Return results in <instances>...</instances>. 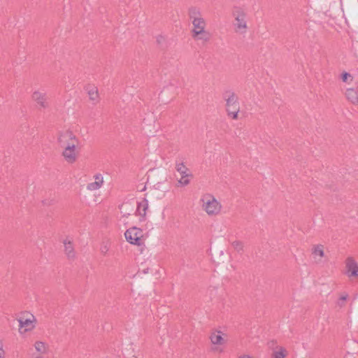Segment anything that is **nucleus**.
Wrapping results in <instances>:
<instances>
[{
	"mask_svg": "<svg viewBox=\"0 0 358 358\" xmlns=\"http://www.w3.org/2000/svg\"><path fill=\"white\" fill-rule=\"evenodd\" d=\"M57 141L60 148L63 149L62 156L69 164L74 163L78 157L76 146L79 140L70 131H64L59 134Z\"/></svg>",
	"mask_w": 358,
	"mask_h": 358,
	"instance_id": "nucleus-1",
	"label": "nucleus"
},
{
	"mask_svg": "<svg viewBox=\"0 0 358 358\" xmlns=\"http://www.w3.org/2000/svg\"><path fill=\"white\" fill-rule=\"evenodd\" d=\"M202 209L210 217H215L220 214L222 206L219 201L211 194H205L200 199Z\"/></svg>",
	"mask_w": 358,
	"mask_h": 358,
	"instance_id": "nucleus-2",
	"label": "nucleus"
},
{
	"mask_svg": "<svg viewBox=\"0 0 358 358\" xmlns=\"http://www.w3.org/2000/svg\"><path fill=\"white\" fill-rule=\"evenodd\" d=\"M234 18V27L236 33L245 34L248 30L247 13L240 7H236L232 13Z\"/></svg>",
	"mask_w": 358,
	"mask_h": 358,
	"instance_id": "nucleus-3",
	"label": "nucleus"
},
{
	"mask_svg": "<svg viewBox=\"0 0 358 358\" xmlns=\"http://www.w3.org/2000/svg\"><path fill=\"white\" fill-rule=\"evenodd\" d=\"M188 14L192 24L191 34L194 31L206 28V22L202 17L200 9L196 7H192L189 9Z\"/></svg>",
	"mask_w": 358,
	"mask_h": 358,
	"instance_id": "nucleus-4",
	"label": "nucleus"
},
{
	"mask_svg": "<svg viewBox=\"0 0 358 358\" xmlns=\"http://www.w3.org/2000/svg\"><path fill=\"white\" fill-rule=\"evenodd\" d=\"M19 322V333L21 335L30 331L35 328L36 318L33 315L28 317L21 316L17 319Z\"/></svg>",
	"mask_w": 358,
	"mask_h": 358,
	"instance_id": "nucleus-5",
	"label": "nucleus"
},
{
	"mask_svg": "<svg viewBox=\"0 0 358 358\" xmlns=\"http://www.w3.org/2000/svg\"><path fill=\"white\" fill-rule=\"evenodd\" d=\"M142 230L140 228L136 227L128 229L124 232V237L126 240L131 244L135 245H141L142 243L141 238Z\"/></svg>",
	"mask_w": 358,
	"mask_h": 358,
	"instance_id": "nucleus-6",
	"label": "nucleus"
},
{
	"mask_svg": "<svg viewBox=\"0 0 358 358\" xmlns=\"http://www.w3.org/2000/svg\"><path fill=\"white\" fill-rule=\"evenodd\" d=\"M268 345L272 351L271 358H285L287 357V351L284 347L277 345L273 341L269 342Z\"/></svg>",
	"mask_w": 358,
	"mask_h": 358,
	"instance_id": "nucleus-7",
	"label": "nucleus"
},
{
	"mask_svg": "<svg viewBox=\"0 0 358 358\" xmlns=\"http://www.w3.org/2000/svg\"><path fill=\"white\" fill-rule=\"evenodd\" d=\"M226 101L227 110L239 108L238 97L232 91H227L224 95Z\"/></svg>",
	"mask_w": 358,
	"mask_h": 358,
	"instance_id": "nucleus-8",
	"label": "nucleus"
},
{
	"mask_svg": "<svg viewBox=\"0 0 358 358\" xmlns=\"http://www.w3.org/2000/svg\"><path fill=\"white\" fill-rule=\"evenodd\" d=\"M192 37L196 41H200L202 43H206L210 41L212 38L211 33L206 29V28L202 29L197 31L192 32Z\"/></svg>",
	"mask_w": 358,
	"mask_h": 358,
	"instance_id": "nucleus-9",
	"label": "nucleus"
},
{
	"mask_svg": "<svg viewBox=\"0 0 358 358\" xmlns=\"http://www.w3.org/2000/svg\"><path fill=\"white\" fill-rule=\"evenodd\" d=\"M346 275L348 277H356L358 275V264L352 257H348L345 262Z\"/></svg>",
	"mask_w": 358,
	"mask_h": 358,
	"instance_id": "nucleus-10",
	"label": "nucleus"
},
{
	"mask_svg": "<svg viewBox=\"0 0 358 358\" xmlns=\"http://www.w3.org/2000/svg\"><path fill=\"white\" fill-rule=\"evenodd\" d=\"M148 208V201L146 199H143L137 203L136 213L139 216L141 222L145 220V216Z\"/></svg>",
	"mask_w": 358,
	"mask_h": 358,
	"instance_id": "nucleus-11",
	"label": "nucleus"
},
{
	"mask_svg": "<svg viewBox=\"0 0 358 358\" xmlns=\"http://www.w3.org/2000/svg\"><path fill=\"white\" fill-rule=\"evenodd\" d=\"M32 99L35 101L41 108H45L48 107L47 101L46 93L43 91H35L32 94Z\"/></svg>",
	"mask_w": 358,
	"mask_h": 358,
	"instance_id": "nucleus-12",
	"label": "nucleus"
},
{
	"mask_svg": "<svg viewBox=\"0 0 358 358\" xmlns=\"http://www.w3.org/2000/svg\"><path fill=\"white\" fill-rule=\"evenodd\" d=\"M224 334L221 331H215L211 333L210 339L213 345H222L224 343Z\"/></svg>",
	"mask_w": 358,
	"mask_h": 358,
	"instance_id": "nucleus-13",
	"label": "nucleus"
},
{
	"mask_svg": "<svg viewBox=\"0 0 358 358\" xmlns=\"http://www.w3.org/2000/svg\"><path fill=\"white\" fill-rule=\"evenodd\" d=\"M176 169L178 173H180L181 176H192L189 169L184 164L183 162H176Z\"/></svg>",
	"mask_w": 358,
	"mask_h": 358,
	"instance_id": "nucleus-14",
	"label": "nucleus"
},
{
	"mask_svg": "<svg viewBox=\"0 0 358 358\" xmlns=\"http://www.w3.org/2000/svg\"><path fill=\"white\" fill-rule=\"evenodd\" d=\"M346 98L353 104H358V92L352 89L349 88L345 92Z\"/></svg>",
	"mask_w": 358,
	"mask_h": 358,
	"instance_id": "nucleus-15",
	"label": "nucleus"
},
{
	"mask_svg": "<svg viewBox=\"0 0 358 358\" xmlns=\"http://www.w3.org/2000/svg\"><path fill=\"white\" fill-rule=\"evenodd\" d=\"M64 250L66 256L69 259H73L75 257V252L73 247L69 241H64Z\"/></svg>",
	"mask_w": 358,
	"mask_h": 358,
	"instance_id": "nucleus-16",
	"label": "nucleus"
},
{
	"mask_svg": "<svg viewBox=\"0 0 358 358\" xmlns=\"http://www.w3.org/2000/svg\"><path fill=\"white\" fill-rule=\"evenodd\" d=\"M120 213L123 217H127L133 211V207L129 203H124L120 206Z\"/></svg>",
	"mask_w": 358,
	"mask_h": 358,
	"instance_id": "nucleus-17",
	"label": "nucleus"
},
{
	"mask_svg": "<svg viewBox=\"0 0 358 358\" xmlns=\"http://www.w3.org/2000/svg\"><path fill=\"white\" fill-rule=\"evenodd\" d=\"M34 348L37 352L42 355L45 354L48 351L47 344L42 341H36L34 343Z\"/></svg>",
	"mask_w": 358,
	"mask_h": 358,
	"instance_id": "nucleus-18",
	"label": "nucleus"
},
{
	"mask_svg": "<svg viewBox=\"0 0 358 358\" xmlns=\"http://www.w3.org/2000/svg\"><path fill=\"white\" fill-rule=\"evenodd\" d=\"M313 255L315 259L317 257L321 259L324 256L323 246L321 245L314 246L313 248Z\"/></svg>",
	"mask_w": 358,
	"mask_h": 358,
	"instance_id": "nucleus-19",
	"label": "nucleus"
},
{
	"mask_svg": "<svg viewBox=\"0 0 358 358\" xmlns=\"http://www.w3.org/2000/svg\"><path fill=\"white\" fill-rule=\"evenodd\" d=\"M191 176H181L180 178L178 180V185L180 187H185L188 185L190 183V180L189 178Z\"/></svg>",
	"mask_w": 358,
	"mask_h": 358,
	"instance_id": "nucleus-20",
	"label": "nucleus"
},
{
	"mask_svg": "<svg viewBox=\"0 0 358 358\" xmlns=\"http://www.w3.org/2000/svg\"><path fill=\"white\" fill-rule=\"evenodd\" d=\"M103 184L98 182H92L87 184V189L90 191L97 190L102 186Z\"/></svg>",
	"mask_w": 358,
	"mask_h": 358,
	"instance_id": "nucleus-21",
	"label": "nucleus"
},
{
	"mask_svg": "<svg viewBox=\"0 0 358 358\" xmlns=\"http://www.w3.org/2000/svg\"><path fill=\"white\" fill-rule=\"evenodd\" d=\"M90 99L92 101H96L98 99V91L95 87L88 90Z\"/></svg>",
	"mask_w": 358,
	"mask_h": 358,
	"instance_id": "nucleus-22",
	"label": "nucleus"
},
{
	"mask_svg": "<svg viewBox=\"0 0 358 358\" xmlns=\"http://www.w3.org/2000/svg\"><path fill=\"white\" fill-rule=\"evenodd\" d=\"M239 108L237 109H232L227 110L228 116L231 117L233 120H236L238 118V114L239 113Z\"/></svg>",
	"mask_w": 358,
	"mask_h": 358,
	"instance_id": "nucleus-23",
	"label": "nucleus"
},
{
	"mask_svg": "<svg viewBox=\"0 0 358 358\" xmlns=\"http://www.w3.org/2000/svg\"><path fill=\"white\" fill-rule=\"evenodd\" d=\"M109 250H110V243L108 241L102 243V244L101 245V247H100L101 252L103 255H106V253L109 251Z\"/></svg>",
	"mask_w": 358,
	"mask_h": 358,
	"instance_id": "nucleus-24",
	"label": "nucleus"
},
{
	"mask_svg": "<svg viewBox=\"0 0 358 358\" xmlns=\"http://www.w3.org/2000/svg\"><path fill=\"white\" fill-rule=\"evenodd\" d=\"M232 246L238 251L243 250V244L241 242L236 241L232 243Z\"/></svg>",
	"mask_w": 358,
	"mask_h": 358,
	"instance_id": "nucleus-25",
	"label": "nucleus"
},
{
	"mask_svg": "<svg viewBox=\"0 0 358 358\" xmlns=\"http://www.w3.org/2000/svg\"><path fill=\"white\" fill-rule=\"evenodd\" d=\"M348 78H351V80H352V78L349 73L345 72L342 74L341 79L343 82L347 83Z\"/></svg>",
	"mask_w": 358,
	"mask_h": 358,
	"instance_id": "nucleus-26",
	"label": "nucleus"
},
{
	"mask_svg": "<svg viewBox=\"0 0 358 358\" xmlns=\"http://www.w3.org/2000/svg\"><path fill=\"white\" fill-rule=\"evenodd\" d=\"M6 357V352L3 349V341L0 339V358Z\"/></svg>",
	"mask_w": 358,
	"mask_h": 358,
	"instance_id": "nucleus-27",
	"label": "nucleus"
},
{
	"mask_svg": "<svg viewBox=\"0 0 358 358\" xmlns=\"http://www.w3.org/2000/svg\"><path fill=\"white\" fill-rule=\"evenodd\" d=\"M94 179L96 182L103 184V178L101 174H96L94 176Z\"/></svg>",
	"mask_w": 358,
	"mask_h": 358,
	"instance_id": "nucleus-28",
	"label": "nucleus"
},
{
	"mask_svg": "<svg viewBox=\"0 0 358 358\" xmlns=\"http://www.w3.org/2000/svg\"><path fill=\"white\" fill-rule=\"evenodd\" d=\"M347 299H348V294L342 295L339 299V301L338 302V306H342L343 302H344Z\"/></svg>",
	"mask_w": 358,
	"mask_h": 358,
	"instance_id": "nucleus-29",
	"label": "nucleus"
},
{
	"mask_svg": "<svg viewBox=\"0 0 358 358\" xmlns=\"http://www.w3.org/2000/svg\"><path fill=\"white\" fill-rule=\"evenodd\" d=\"M238 358H252V357L248 355H244L239 356Z\"/></svg>",
	"mask_w": 358,
	"mask_h": 358,
	"instance_id": "nucleus-30",
	"label": "nucleus"
},
{
	"mask_svg": "<svg viewBox=\"0 0 358 358\" xmlns=\"http://www.w3.org/2000/svg\"><path fill=\"white\" fill-rule=\"evenodd\" d=\"M36 358H39V357H36Z\"/></svg>",
	"mask_w": 358,
	"mask_h": 358,
	"instance_id": "nucleus-31",
	"label": "nucleus"
}]
</instances>
